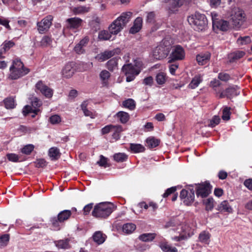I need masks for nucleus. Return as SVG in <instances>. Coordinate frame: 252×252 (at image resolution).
<instances>
[{
    "instance_id": "obj_38",
    "label": "nucleus",
    "mask_w": 252,
    "mask_h": 252,
    "mask_svg": "<svg viewBox=\"0 0 252 252\" xmlns=\"http://www.w3.org/2000/svg\"><path fill=\"white\" fill-rule=\"evenodd\" d=\"M49 156L52 160L57 159L60 157L59 150L56 148H51L49 150Z\"/></svg>"
},
{
    "instance_id": "obj_61",
    "label": "nucleus",
    "mask_w": 252,
    "mask_h": 252,
    "mask_svg": "<svg viewBox=\"0 0 252 252\" xmlns=\"http://www.w3.org/2000/svg\"><path fill=\"white\" fill-rule=\"evenodd\" d=\"M93 205L94 204L91 203L85 206L83 208V213L85 215H87L90 213L93 208Z\"/></svg>"
},
{
    "instance_id": "obj_1",
    "label": "nucleus",
    "mask_w": 252,
    "mask_h": 252,
    "mask_svg": "<svg viewBox=\"0 0 252 252\" xmlns=\"http://www.w3.org/2000/svg\"><path fill=\"white\" fill-rule=\"evenodd\" d=\"M172 42L169 38L163 39L153 50V55L154 58L157 60L165 58L171 50Z\"/></svg>"
},
{
    "instance_id": "obj_34",
    "label": "nucleus",
    "mask_w": 252,
    "mask_h": 252,
    "mask_svg": "<svg viewBox=\"0 0 252 252\" xmlns=\"http://www.w3.org/2000/svg\"><path fill=\"white\" fill-rule=\"evenodd\" d=\"M99 76L102 83L106 85L107 84L108 80L110 77V73L108 71L103 70L100 72Z\"/></svg>"
},
{
    "instance_id": "obj_50",
    "label": "nucleus",
    "mask_w": 252,
    "mask_h": 252,
    "mask_svg": "<svg viewBox=\"0 0 252 252\" xmlns=\"http://www.w3.org/2000/svg\"><path fill=\"white\" fill-rule=\"evenodd\" d=\"M156 80L158 84L162 85L165 82L166 76L163 73H159L157 75Z\"/></svg>"
},
{
    "instance_id": "obj_11",
    "label": "nucleus",
    "mask_w": 252,
    "mask_h": 252,
    "mask_svg": "<svg viewBox=\"0 0 252 252\" xmlns=\"http://www.w3.org/2000/svg\"><path fill=\"white\" fill-rule=\"evenodd\" d=\"M232 20L233 25L236 28H239L245 20V14L242 10H238L232 15Z\"/></svg>"
},
{
    "instance_id": "obj_5",
    "label": "nucleus",
    "mask_w": 252,
    "mask_h": 252,
    "mask_svg": "<svg viewBox=\"0 0 252 252\" xmlns=\"http://www.w3.org/2000/svg\"><path fill=\"white\" fill-rule=\"evenodd\" d=\"M71 215V211L64 210L60 212L57 217L51 218L52 229L55 231L60 230L63 226L64 221L67 220Z\"/></svg>"
},
{
    "instance_id": "obj_45",
    "label": "nucleus",
    "mask_w": 252,
    "mask_h": 252,
    "mask_svg": "<svg viewBox=\"0 0 252 252\" xmlns=\"http://www.w3.org/2000/svg\"><path fill=\"white\" fill-rule=\"evenodd\" d=\"M193 235V233H189L187 235L186 234H180L179 236H175L172 238V239L176 242L181 241L182 240H187Z\"/></svg>"
},
{
    "instance_id": "obj_28",
    "label": "nucleus",
    "mask_w": 252,
    "mask_h": 252,
    "mask_svg": "<svg viewBox=\"0 0 252 252\" xmlns=\"http://www.w3.org/2000/svg\"><path fill=\"white\" fill-rule=\"evenodd\" d=\"M118 60L119 59L117 58H113L108 61L107 63V68L111 71L117 69Z\"/></svg>"
},
{
    "instance_id": "obj_49",
    "label": "nucleus",
    "mask_w": 252,
    "mask_h": 252,
    "mask_svg": "<svg viewBox=\"0 0 252 252\" xmlns=\"http://www.w3.org/2000/svg\"><path fill=\"white\" fill-rule=\"evenodd\" d=\"M245 53L244 52L239 51L231 54L230 55V58H231L232 61H233L235 60H239L242 58L245 55Z\"/></svg>"
},
{
    "instance_id": "obj_41",
    "label": "nucleus",
    "mask_w": 252,
    "mask_h": 252,
    "mask_svg": "<svg viewBox=\"0 0 252 252\" xmlns=\"http://www.w3.org/2000/svg\"><path fill=\"white\" fill-rule=\"evenodd\" d=\"M194 199V192L193 190H190L189 193L184 200V203L187 205H189L192 203Z\"/></svg>"
},
{
    "instance_id": "obj_25",
    "label": "nucleus",
    "mask_w": 252,
    "mask_h": 252,
    "mask_svg": "<svg viewBox=\"0 0 252 252\" xmlns=\"http://www.w3.org/2000/svg\"><path fill=\"white\" fill-rule=\"evenodd\" d=\"M202 81V76L200 74L195 75L189 85V88L194 89L197 88L199 84Z\"/></svg>"
},
{
    "instance_id": "obj_46",
    "label": "nucleus",
    "mask_w": 252,
    "mask_h": 252,
    "mask_svg": "<svg viewBox=\"0 0 252 252\" xmlns=\"http://www.w3.org/2000/svg\"><path fill=\"white\" fill-rule=\"evenodd\" d=\"M204 203L207 211H211L214 208V199L212 198H208L204 200Z\"/></svg>"
},
{
    "instance_id": "obj_14",
    "label": "nucleus",
    "mask_w": 252,
    "mask_h": 252,
    "mask_svg": "<svg viewBox=\"0 0 252 252\" xmlns=\"http://www.w3.org/2000/svg\"><path fill=\"white\" fill-rule=\"evenodd\" d=\"M75 63L74 62H69L66 63L62 71L63 76L66 78L71 77L76 70Z\"/></svg>"
},
{
    "instance_id": "obj_31",
    "label": "nucleus",
    "mask_w": 252,
    "mask_h": 252,
    "mask_svg": "<svg viewBox=\"0 0 252 252\" xmlns=\"http://www.w3.org/2000/svg\"><path fill=\"white\" fill-rule=\"evenodd\" d=\"M116 116L122 124L126 123L129 119V114L124 111H120L118 112L116 114Z\"/></svg>"
},
{
    "instance_id": "obj_19",
    "label": "nucleus",
    "mask_w": 252,
    "mask_h": 252,
    "mask_svg": "<svg viewBox=\"0 0 252 252\" xmlns=\"http://www.w3.org/2000/svg\"><path fill=\"white\" fill-rule=\"evenodd\" d=\"M124 27L116 20H114L109 26L108 30L111 34L116 35L120 32Z\"/></svg>"
},
{
    "instance_id": "obj_18",
    "label": "nucleus",
    "mask_w": 252,
    "mask_h": 252,
    "mask_svg": "<svg viewBox=\"0 0 252 252\" xmlns=\"http://www.w3.org/2000/svg\"><path fill=\"white\" fill-rule=\"evenodd\" d=\"M118 50L111 51H106L101 54L97 55L95 58L99 62H103L113 56Z\"/></svg>"
},
{
    "instance_id": "obj_53",
    "label": "nucleus",
    "mask_w": 252,
    "mask_h": 252,
    "mask_svg": "<svg viewBox=\"0 0 252 252\" xmlns=\"http://www.w3.org/2000/svg\"><path fill=\"white\" fill-rule=\"evenodd\" d=\"M185 1V0H172V6L170 9L173 10L172 9L180 7L182 5Z\"/></svg>"
},
{
    "instance_id": "obj_52",
    "label": "nucleus",
    "mask_w": 252,
    "mask_h": 252,
    "mask_svg": "<svg viewBox=\"0 0 252 252\" xmlns=\"http://www.w3.org/2000/svg\"><path fill=\"white\" fill-rule=\"evenodd\" d=\"M34 149V146L32 144H28L21 149V151L23 154L30 155Z\"/></svg>"
},
{
    "instance_id": "obj_54",
    "label": "nucleus",
    "mask_w": 252,
    "mask_h": 252,
    "mask_svg": "<svg viewBox=\"0 0 252 252\" xmlns=\"http://www.w3.org/2000/svg\"><path fill=\"white\" fill-rule=\"evenodd\" d=\"M8 159L12 162H18L19 161L20 157L14 153L8 154L6 155Z\"/></svg>"
},
{
    "instance_id": "obj_30",
    "label": "nucleus",
    "mask_w": 252,
    "mask_h": 252,
    "mask_svg": "<svg viewBox=\"0 0 252 252\" xmlns=\"http://www.w3.org/2000/svg\"><path fill=\"white\" fill-rule=\"evenodd\" d=\"M147 146L149 148H154L158 146L159 144V140L154 137H150L146 140Z\"/></svg>"
},
{
    "instance_id": "obj_20",
    "label": "nucleus",
    "mask_w": 252,
    "mask_h": 252,
    "mask_svg": "<svg viewBox=\"0 0 252 252\" xmlns=\"http://www.w3.org/2000/svg\"><path fill=\"white\" fill-rule=\"evenodd\" d=\"M217 210L220 212H224L228 213H231L233 212V209L227 200H224L219 204L217 206Z\"/></svg>"
},
{
    "instance_id": "obj_2",
    "label": "nucleus",
    "mask_w": 252,
    "mask_h": 252,
    "mask_svg": "<svg viewBox=\"0 0 252 252\" xmlns=\"http://www.w3.org/2000/svg\"><path fill=\"white\" fill-rule=\"evenodd\" d=\"M9 70L8 78L11 80L17 79L27 74L30 71L29 69L25 67L23 63L19 59H15L13 61Z\"/></svg>"
},
{
    "instance_id": "obj_13",
    "label": "nucleus",
    "mask_w": 252,
    "mask_h": 252,
    "mask_svg": "<svg viewBox=\"0 0 252 252\" xmlns=\"http://www.w3.org/2000/svg\"><path fill=\"white\" fill-rule=\"evenodd\" d=\"M91 101L86 100L81 104V109L85 116L94 119L96 117L95 112L91 108Z\"/></svg>"
},
{
    "instance_id": "obj_64",
    "label": "nucleus",
    "mask_w": 252,
    "mask_h": 252,
    "mask_svg": "<svg viewBox=\"0 0 252 252\" xmlns=\"http://www.w3.org/2000/svg\"><path fill=\"white\" fill-rule=\"evenodd\" d=\"M14 45V43L11 41H8L5 42L3 44V49L4 51L9 50L10 48L12 47Z\"/></svg>"
},
{
    "instance_id": "obj_12",
    "label": "nucleus",
    "mask_w": 252,
    "mask_h": 252,
    "mask_svg": "<svg viewBox=\"0 0 252 252\" xmlns=\"http://www.w3.org/2000/svg\"><path fill=\"white\" fill-rule=\"evenodd\" d=\"M240 94L239 88L238 86L233 85L226 89L225 91L221 92L220 95V98L231 97L237 96Z\"/></svg>"
},
{
    "instance_id": "obj_60",
    "label": "nucleus",
    "mask_w": 252,
    "mask_h": 252,
    "mask_svg": "<svg viewBox=\"0 0 252 252\" xmlns=\"http://www.w3.org/2000/svg\"><path fill=\"white\" fill-rule=\"evenodd\" d=\"M47 163L45 159L42 158L38 159L35 162V165L38 168H43L46 165Z\"/></svg>"
},
{
    "instance_id": "obj_39",
    "label": "nucleus",
    "mask_w": 252,
    "mask_h": 252,
    "mask_svg": "<svg viewBox=\"0 0 252 252\" xmlns=\"http://www.w3.org/2000/svg\"><path fill=\"white\" fill-rule=\"evenodd\" d=\"M123 131L122 127L121 126H115L112 132H113L112 137L116 140L120 138V133Z\"/></svg>"
},
{
    "instance_id": "obj_32",
    "label": "nucleus",
    "mask_w": 252,
    "mask_h": 252,
    "mask_svg": "<svg viewBox=\"0 0 252 252\" xmlns=\"http://www.w3.org/2000/svg\"><path fill=\"white\" fill-rule=\"evenodd\" d=\"M112 34L109 30H103L99 32L98 37L100 40H107L111 38Z\"/></svg>"
},
{
    "instance_id": "obj_44",
    "label": "nucleus",
    "mask_w": 252,
    "mask_h": 252,
    "mask_svg": "<svg viewBox=\"0 0 252 252\" xmlns=\"http://www.w3.org/2000/svg\"><path fill=\"white\" fill-rule=\"evenodd\" d=\"M96 163L100 166L104 167L105 168L109 166L108 163V159L103 155H100L99 156V159L96 162Z\"/></svg>"
},
{
    "instance_id": "obj_51",
    "label": "nucleus",
    "mask_w": 252,
    "mask_h": 252,
    "mask_svg": "<svg viewBox=\"0 0 252 252\" xmlns=\"http://www.w3.org/2000/svg\"><path fill=\"white\" fill-rule=\"evenodd\" d=\"M9 240V235L7 234L2 235L0 237V247H4L7 245Z\"/></svg>"
},
{
    "instance_id": "obj_62",
    "label": "nucleus",
    "mask_w": 252,
    "mask_h": 252,
    "mask_svg": "<svg viewBox=\"0 0 252 252\" xmlns=\"http://www.w3.org/2000/svg\"><path fill=\"white\" fill-rule=\"evenodd\" d=\"M89 38L88 36H85L83 39L80 41V54L83 53L84 51L81 49V47L85 46L89 42Z\"/></svg>"
},
{
    "instance_id": "obj_3",
    "label": "nucleus",
    "mask_w": 252,
    "mask_h": 252,
    "mask_svg": "<svg viewBox=\"0 0 252 252\" xmlns=\"http://www.w3.org/2000/svg\"><path fill=\"white\" fill-rule=\"evenodd\" d=\"M188 21L189 25L196 31H203L207 26L208 22L206 16L198 12H195L189 16Z\"/></svg>"
},
{
    "instance_id": "obj_26",
    "label": "nucleus",
    "mask_w": 252,
    "mask_h": 252,
    "mask_svg": "<svg viewBox=\"0 0 252 252\" xmlns=\"http://www.w3.org/2000/svg\"><path fill=\"white\" fill-rule=\"evenodd\" d=\"M135 229L136 225L132 223L124 224L122 227L123 232L127 234L132 233Z\"/></svg>"
},
{
    "instance_id": "obj_21",
    "label": "nucleus",
    "mask_w": 252,
    "mask_h": 252,
    "mask_svg": "<svg viewBox=\"0 0 252 252\" xmlns=\"http://www.w3.org/2000/svg\"><path fill=\"white\" fill-rule=\"evenodd\" d=\"M210 59V54L209 53H201L196 56V61L199 65L207 64Z\"/></svg>"
},
{
    "instance_id": "obj_47",
    "label": "nucleus",
    "mask_w": 252,
    "mask_h": 252,
    "mask_svg": "<svg viewBox=\"0 0 252 252\" xmlns=\"http://www.w3.org/2000/svg\"><path fill=\"white\" fill-rule=\"evenodd\" d=\"M5 107L6 109H12L15 107V102L13 98H7L4 100Z\"/></svg>"
},
{
    "instance_id": "obj_7",
    "label": "nucleus",
    "mask_w": 252,
    "mask_h": 252,
    "mask_svg": "<svg viewBox=\"0 0 252 252\" xmlns=\"http://www.w3.org/2000/svg\"><path fill=\"white\" fill-rule=\"evenodd\" d=\"M42 104V101L38 99L37 97H34L32 101V107L29 105L25 106L23 109V113L24 115L26 116L30 113H33L34 115L32 116L34 117L35 115H37L38 112L40 111L39 108L41 106Z\"/></svg>"
},
{
    "instance_id": "obj_27",
    "label": "nucleus",
    "mask_w": 252,
    "mask_h": 252,
    "mask_svg": "<svg viewBox=\"0 0 252 252\" xmlns=\"http://www.w3.org/2000/svg\"><path fill=\"white\" fill-rule=\"evenodd\" d=\"M114 160L118 162H122L126 161L127 158L128 156L126 154L124 153H118L115 154L113 155Z\"/></svg>"
},
{
    "instance_id": "obj_35",
    "label": "nucleus",
    "mask_w": 252,
    "mask_h": 252,
    "mask_svg": "<svg viewBox=\"0 0 252 252\" xmlns=\"http://www.w3.org/2000/svg\"><path fill=\"white\" fill-rule=\"evenodd\" d=\"M210 237V235L209 232L206 231H203L200 233L198 239L200 242L205 244H208Z\"/></svg>"
},
{
    "instance_id": "obj_29",
    "label": "nucleus",
    "mask_w": 252,
    "mask_h": 252,
    "mask_svg": "<svg viewBox=\"0 0 252 252\" xmlns=\"http://www.w3.org/2000/svg\"><path fill=\"white\" fill-rule=\"evenodd\" d=\"M155 233H144L139 236V239L143 242H151L155 239Z\"/></svg>"
},
{
    "instance_id": "obj_36",
    "label": "nucleus",
    "mask_w": 252,
    "mask_h": 252,
    "mask_svg": "<svg viewBox=\"0 0 252 252\" xmlns=\"http://www.w3.org/2000/svg\"><path fill=\"white\" fill-rule=\"evenodd\" d=\"M130 148L131 151L134 153L143 152L145 150L144 147L139 144H131Z\"/></svg>"
},
{
    "instance_id": "obj_10",
    "label": "nucleus",
    "mask_w": 252,
    "mask_h": 252,
    "mask_svg": "<svg viewBox=\"0 0 252 252\" xmlns=\"http://www.w3.org/2000/svg\"><path fill=\"white\" fill-rule=\"evenodd\" d=\"M53 17L48 15L44 18L41 22L37 24V29L40 33L45 32L48 30L52 24Z\"/></svg>"
},
{
    "instance_id": "obj_37",
    "label": "nucleus",
    "mask_w": 252,
    "mask_h": 252,
    "mask_svg": "<svg viewBox=\"0 0 252 252\" xmlns=\"http://www.w3.org/2000/svg\"><path fill=\"white\" fill-rule=\"evenodd\" d=\"M66 21L68 23V27L70 29H76L79 27V18H69Z\"/></svg>"
},
{
    "instance_id": "obj_63",
    "label": "nucleus",
    "mask_w": 252,
    "mask_h": 252,
    "mask_svg": "<svg viewBox=\"0 0 252 252\" xmlns=\"http://www.w3.org/2000/svg\"><path fill=\"white\" fill-rule=\"evenodd\" d=\"M244 185L248 189L252 191V179H246L244 182Z\"/></svg>"
},
{
    "instance_id": "obj_59",
    "label": "nucleus",
    "mask_w": 252,
    "mask_h": 252,
    "mask_svg": "<svg viewBox=\"0 0 252 252\" xmlns=\"http://www.w3.org/2000/svg\"><path fill=\"white\" fill-rule=\"evenodd\" d=\"M176 190V187H172L171 188L167 189L166 190L165 192L163 194V197L166 198L168 197L171 194L174 193Z\"/></svg>"
},
{
    "instance_id": "obj_42",
    "label": "nucleus",
    "mask_w": 252,
    "mask_h": 252,
    "mask_svg": "<svg viewBox=\"0 0 252 252\" xmlns=\"http://www.w3.org/2000/svg\"><path fill=\"white\" fill-rule=\"evenodd\" d=\"M123 106L129 109V110H133L135 107V101L130 98L127 99L123 102Z\"/></svg>"
},
{
    "instance_id": "obj_24",
    "label": "nucleus",
    "mask_w": 252,
    "mask_h": 252,
    "mask_svg": "<svg viewBox=\"0 0 252 252\" xmlns=\"http://www.w3.org/2000/svg\"><path fill=\"white\" fill-rule=\"evenodd\" d=\"M70 241V239H65L64 240L55 241L54 243L58 249H67L69 248V242Z\"/></svg>"
},
{
    "instance_id": "obj_23",
    "label": "nucleus",
    "mask_w": 252,
    "mask_h": 252,
    "mask_svg": "<svg viewBox=\"0 0 252 252\" xmlns=\"http://www.w3.org/2000/svg\"><path fill=\"white\" fill-rule=\"evenodd\" d=\"M105 235L101 231H96L93 236L94 241L98 245L102 244L105 240Z\"/></svg>"
},
{
    "instance_id": "obj_15",
    "label": "nucleus",
    "mask_w": 252,
    "mask_h": 252,
    "mask_svg": "<svg viewBox=\"0 0 252 252\" xmlns=\"http://www.w3.org/2000/svg\"><path fill=\"white\" fill-rule=\"evenodd\" d=\"M35 88L47 98H51L53 96V90L45 85L41 81H39L36 83Z\"/></svg>"
},
{
    "instance_id": "obj_4",
    "label": "nucleus",
    "mask_w": 252,
    "mask_h": 252,
    "mask_svg": "<svg viewBox=\"0 0 252 252\" xmlns=\"http://www.w3.org/2000/svg\"><path fill=\"white\" fill-rule=\"evenodd\" d=\"M114 205L110 202H101L96 205L92 212L96 218H106L113 211Z\"/></svg>"
},
{
    "instance_id": "obj_40",
    "label": "nucleus",
    "mask_w": 252,
    "mask_h": 252,
    "mask_svg": "<svg viewBox=\"0 0 252 252\" xmlns=\"http://www.w3.org/2000/svg\"><path fill=\"white\" fill-rule=\"evenodd\" d=\"M251 42V39L249 36L239 37L237 40V43L240 46L248 44L250 43Z\"/></svg>"
},
{
    "instance_id": "obj_58",
    "label": "nucleus",
    "mask_w": 252,
    "mask_h": 252,
    "mask_svg": "<svg viewBox=\"0 0 252 252\" xmlns=\"http://www.w3.org/2000/svg\"><path fill=\"white\" fill-rule=\"evenodd\" d=\"M114 125H109L104 126L101 129V133L102 134H106L110 132H112L114 128Z\"/></svg>"
},
{
    "instance_id": "obj_48",
    "label": "nucleus",
    "mask_w": 252,
    "mask_h": 252,
    "mask_svg": "<svg viewBox=\"0 0 252 252\" xmlns=\"http://www.w3.org/2000/svg\"><path fill=\"white\" fill-rule=\"evenodd\" d=\"M230 108L228 107H224L222 110V119L224 121H228L230 119Z\"/></svg>"
},
{
    "instance_id": "obj_22",
    "label": "nucleus",
    "mask_w": 252,
    "mask_h": 252,
    "mask_svg": "<svg viewBox=\"0 0 252 252\" xmlns=\"http://www.w3.org/2000/svg\"><path fill=\"white\" fill-rule=\"evenodd\" d=\"M142 18L139 17L136 18L134 22L133 26L129 30V32L134 34L138 32L142 28Z\"/></svg>"
},
{
    "instance_id": "obj_17",
    "label": "nucleus",
    "mask_w": 252,
    "mask_h": 252,
    "mask_svg": "<svg viewBox=\"0 0 252 252\" xmlns=\"http://www.w3.org/2000/svg\"><path fill=\"white\" fill-rule=\"evenodd\" d=\"M132 15V13L130 11L123 12L116 20L124 28L129 22Z\"/></svg>"
},
{
    "instance_id": "obj_33",
    "label": "nucleus",
    "mask_w": 252,
    "mask_h": 252,
    "mask_svg": "<svg viewBox=\"0 0 252 252\" xmlns=\"http://www.w3.org/2000/svg\"><path fill=\"white\" fill-rule=\"evenodd\" d=\"M159 247L164 252H178L175 247H171L166 243H161Z\"/></svg>"
},
{
    "instance_id": "obj_8",
    "label": "nucleus",
    "mask_w": 252,
    "mask_h": 252,
    "mask_svg": "<svg viewBox=\"0 0 252 252\" xmlns=\"http://www.w3.org/2000/svg\"><path fill=\"white\" fill-rule=\"evenodd\" d=\"M185 57V52L184 48L180 45H176L173 47L168 62L172 63L176 61L182 60Z\"/></svg>"
},
{
    "instance_id": "obj_55",
    "label": "nucleus",
    "mask_w": 252,
    "mask_h": 252,
    "mask_svg": "<svg viewBox=\"0 0 252 252\" xmlns=\"http://www.w3.org/2000/svg\"><path fill=\"white\" fill-rule=\"evenodd\" d=\"M218 78L222 81L227 82L230 79L231 77L228 73L220 72L218 74Z\"/></svg>"
},
{
    "instance_id": "obj_43",
    "label": "nucleus",
    "mask_w": 252,
    "mask_h": 252,
    "mask_svg": "<svg viewBox=\"0 0 252 252\" xmlns=\"http://www.w3.org/2000/svg\"><path fill=\"white\" fill-rule=\"evenodd\" d=\"M52 41V39L50 36L46 35L42 37L40 41V45L43 47L50 46L51 45Z\"/></svg>"
},
{
    "instance_id": "obj_6",
    "label": "nucleus",
    "mask_w": 252,
    "mask_h": 252,
    "mask_svg": "<svg viewBox=\"0 0 252 252\" xmlns=\"http://www.w3.org/2000/svg\"><path fill=\"white\" fill-rule=\"evenodd\" d=\"M122 71L126 76V81L129 82L133 81L139 74L141 69L137 65L127 64L123 66Z\"/></svg>"
},
{
    "instance_id": "obj_16",
    "label": "nucleus",
    "mask_w": 252,
    "mask_h": 252,
    "mask_svg": "<svg viewBox=\"0 0 252 252\" xmlns=\"http://www.w3.org/2000/svg\"><path fill=\"white\" fill-rule=\"evenodd\" d=\"M213 28L216 32H218V31H227L229 28V24L227 21L220 19L214 24Z\"/></svg>"
},
{
    "instance_id": "obj_9",
    "label": "nucleus",
    "mask_w": 252,
    "mask_h": 252,
    "mask_svg": "<svg viewBox=\"0 0 252 252\" xmlns=\"http://www.w3.org/2000/svg\"><path fill=\"white\" fill-rule=\"evenodd\" d=\"M211 190V186L210 183L206 181L196 185V194L198 197L200 196L202 198L206 197L210 194Z\"/></svg>"
},
{
    "instance_id": "obj_56",
    "label": "nucleus",
    "mask_w": 252,
    "mask_h": 252,
    "mask_svg": "<svg viewBox=\"0 0 252 252\" xmlns=\"http://www.w3.org/2000/svg\"><path fill=\"white\" fill-rule=\"evenodd\" d=\"M50 122L52 124H58L61 122V117L58 115H54L50 117Z\"/></svg>"
},
{
    "instance_id": "obj_57",
    "label": "nucleus",
    "mask_w": 252,
    "mask_h": 252,
    "mask_svg": "<svg viewBox=\"0 0 252 252\" xmlns=\"http://www.w3.org/2000/svg\"><path fill=\"white\" fill-rule=\"evenodd\" d=\"M220 122V118L219 116H215L213 117L212 119L210 121V124H209V126L212 127L215 126L216 125H218Z\"/></svg>"
}]
</instances>
